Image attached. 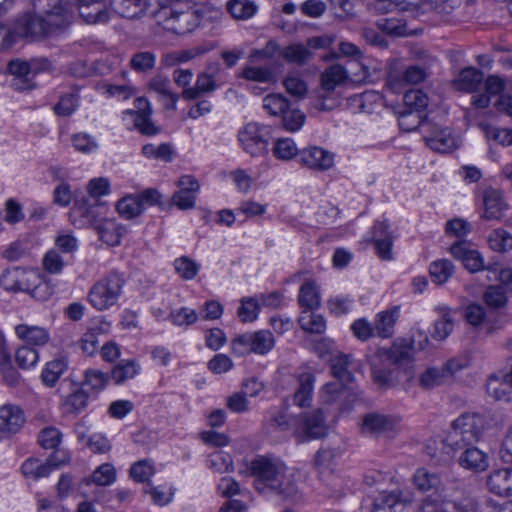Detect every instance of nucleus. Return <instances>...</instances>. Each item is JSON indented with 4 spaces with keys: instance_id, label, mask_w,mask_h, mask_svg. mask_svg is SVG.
<instances>
[{
    "instance_id": "1",
    "label": "nucleus",
    "mask_w": 512,
    "mask_h": 512,
    "mask_svg": "<svg viewBox=\"0 0 512 512\" xmlns=\"http://www.w3.org/2000/svg\"><path fill=\"white\" fill-rule=\"evenodd\" d=\"M182 0H119L113 2L114 10L124 18L141 16L154 18L165 30L177 35H185L196 29L201 22L198 10L186 6L178 11L174 5Z\"/></svg>"
},
{
    "instance_id": "2",
    "label": "nucleus",
    "mask_w": 512,
    "mask_h": 512,
    "mask_svg": "<svg viewBox=\"0 0 512 512\" xmlns=\"http://www.w3.org/2000/svg\"><path fill=\"white\" fill-rule=\"evenodd\" d=\"M247 471L254 479V489L261 495H277L287 500L299 493L295 475L280 458L257 455Z\"/></svg>"
},
{
    "instance_id": "3",
    "label": "nucleus",
    "mask_w": 512,
    "mask_h": 512,
    "mask_svg": "<svg viewBox=\"0 0 512 512\" xmlns=\"http://www.w3.org/2000/svg\"><path fill=\"white\" fill-rule=\"evenodd\" d=\"M62 0H34L33 13L19 16L12 33L19 37H42L68 25V10H61Z\"/></svg>"
},
{
    "instance_id": "4",
    "label": "nucleus",
    "mask_w": 512,
    "mask_h": 512,
    "mask_svg": "<svg viewBox=\"0 0 512 512\" xmlns=\"http://www.w3.org/2000/svg\"><path fill=\"white\" fill-rule=\"evenodd\" d=\"M267 433L287 432L293 429V434L299 443L322 438L327 433L323 413L320 409L310 413H301L289 417L285 411H272L264 424Z\"/></svg>"
},
{
    "instance_id": "5",
    "label": "nucleus",
    "mask_w": 512,
    "mask_h": 512,
    "mask_svg": "<svg viewBox=\"0 0 512 512\" xmlns=\"http://www.w3.org/2000/svg\"><path fill=\"white\" fill-rule=\"evenodd\" d=\"M484 418L476 413H464L451 423L443 442L454 451L474 445L484 430Z\"/></svg>"
},
{
    "instance_id": "6",
    "label": "nucleus",
    "mask_w": 512,
    "mask_h": 512,
    "mask_svg": "<svg viewBox=\"0 0 512 512\" xmlns=\"http://www.w3.org/2000/svg\"><path fill=\"white\" fill-rule=\"evenodd\" d=\"M410 354L411 348L404 342H395L389 349H379L370 358L374 381L380 385H386L390 380L388 367L408 361Z\"/></svg>"
},
{
    "instance_id": "7",
    "label": "nucleus",
    "mask_w": 512,
    "mask_h": 512,
    "mask_svg": "<svg viewBox=\"0 0 512 512\" xmlns=\"http://www.w3.org/2000/svg\"><path fill=\"white\" fill-rule=\"evenodd\" d=\"M124 279L118 273H109L97 281L89 290L87 300L98 311H104L117 304Z\"/></svg>"
},
{
    "instance_id": "8",
    "label": "nucleus",
    "mask_w": 512,
    "mask_h": 512,
    "mask_svg": "<svg viewBox=\"0 0 512 512\" xmlns=\"http://www.w3.org/2000/svg\"><path fill=\"white\" fill-rule=\"evenodd\" d=\"M61 10H68V25L75 12L88 24H104L110 19V10L107 0H62Z\"/></svg>"
},
{
    "instance_id": "9",
    "label": "nucleus",
    "mask_w": 512,
    "mask_h": 512,
    "mask_svg": "<svg viewBox=\"0 0 512 512\" xmlns=\"http://www.w3.org/2000/svg\"><path fill=\"white\" fill-rule=\"evenodd\" d=\"M348 80L346 69L339 64L327 67L320 76V88L314 93L311 105L316 111H330L333 105H328L326 99L334 92L336 87Z\"/></svg>"
},
{
    "instance_id": "10",
    "label": "nucleus",
    "mask_w": 512,
    "mask_h": 512,
    "mask_svg": "<svg viewBox=\"0 0 512 512\" xmlns=\"http://www.w3.org/2000/svg\"><path fill=\"white\" fill-rule=\"evenodd\" d=\"M238 141L242 149L252 157L264 155L268 151L270 129L268 126L250 122L238 131Z\"/></svg>"
},
{
    "instance_id": "11",
    "label": "nucleus",
    "mask_w": 512,
    "mask_h": 512,
    "mask_svg": "<svg viewBox=\"0 0 512 512\" xmlns=\"http://www.w3.org/2000/svg\"><path fill=\"white\" fill-rule=\"evenodd\" d=\"M422 133L427 146L436 152L449 153L457 148L456 139L448 128H440L432 123H424Z\"/></svg>"
},
{
    "instance_id": "12",
    "label": "nucleus",
    "mask_w": 512,
    "mask_h": 512,
    "mask_svg": "<svg viewBox=\"0 0 512 512\" xmlns=\"http://www.w3.org/2000/svg\"><path fill=\"white\" fill-rule=\"evenodd\" d=\"M135 109L126 110L125 113L134 116V125L140 133L153 136L160 129L151 120L152 107L146 97H138L134 100Z\"/></svg>"
},
{
    "instance_id": "13",
    "label": "nucleus",
    "mask_w": 512,
    "mask_h": 512,
    "mask_svg": "<svg viewBox=\"0 0 512 512\" xmlns=\"http://www.w3.org/2000/svg\"><path fill=\"white\" fill-rule=\"evenodd\" d=\"M398 422V417L369 412L362 417L360 429L363 434L377 436L392 431Z\"/></svg>"
},
{
    "instance_id": "14",
    "label": "nucleus",
    "mask_w": 512,
    "mask_h": 512,
    "mask_svg": "<svg viewBox=\"0 0 512 512\" xmlns=\"http://www.w3.org/2000/svg\"><path fill=\"white\" fill-rule=\"evenodd\" d=\"M443 504L450 509L449 512H482L477 498L460 485L453 493L444 496Z\"/></svg>"
},
{
    "instance_id": "15",
    "label": "nucleus",
    "mask_w": 512,
    "mask_h": 512,
    "mask_svg": "<svg viewBox=\"0 0 512 512\" xmlns=\"http://www.w3.org/2000/svg\"><path fill=\"white\" fill-rule=\"evenodd\" d=\"M32 280H36V272L19 267L6 269L0 275V286L10 292H26Z\"/></svg>"
},
{
    "instance_id": "16",
    "label": "nucleus",
    "mask_w": 512,
    "mask_h": 512,
    "mask_svg": "<svg viewBox=\"0 0 512 512\" xmlns=\"http://www.w3.org/2000/svg\"><path fill=\"white\" fill-rule=\"evenodd\" d=\"M299 162L307 168L326 171L334 165V154L318 146L299 151Z\"/></svg>"
},
{
    "instance_id": "17",
    "label": "nucleus",
    "mask_w": 512,
    "mask_h": 512,
    "mask_svg": "<svg viewBox=\"0 0 512 512\" xmlns=\"http://www.w3.org/2000/svg\"><path fill=\"white\" fill-rule=\"evenodd\" d=\"M24 423V412L19 406L4 404L0 407V433L2 436L17 433Z\"/></svg>"
},
{
    "instance_id": "18",
    "label": "nucleus",
    "mask_w": 512,
    "mask_h": 512,
    "mask_svg": "<svg viewBox=\"0 0 512 512\" xmlns=\"http://www.w3.org/2000/svg\"><path fill=\"white\" fill-rule=\"evenodd\" d=\"M450 253L455 259L460 260L471 273L484 269L482 256L477 250L472 249L466 241L455 242L450 247Z\"/></svg>"
},
{
    "instance_id": "19",
    "label": "nucleus",
    "mask_w": 512,
    "mask_h": 512,
    "mask_svg": "<svg viewBox=\"0 0 512 512\" xmlns=\"http://www.w3.org/2000/svg\"><path fill=\"white\" fill-rule=\"evenodd\" d=\"M8 71L13 75L11 86L16 91L31 90L35 87L33 78L35 71L30 67V64L26 61L12 60L8 64Z\"/></svg>"
},
{
    "instance_id": "20",
    "label": "nucleus",
    "mask_w": 512,
    "mask_h": 512,
    "mask_svg": "<svg viewBox=\"0 0 512 512\" xmlns=\"http://www.w3.org/2000/svg\"><path fill=\"white\" fill-rule=\"evenodd\" d=\"M483 205L484 212L481 217L488 221H500L508 209L502 192L493 188H488L484 191Z\"/></svg>"
},
{
    "instance_id": "21",
    "label": "nucleus",
    "mask_w": 512,
    "mask_h": 512,
    "mask_svg": "<svg viewBox=\"0 0 512 512\" xmlns=\"http://www.w3.org/2000/svg\"><path fill=\"white\" fill-rule=\"evenodd\" d=\"M406 501L399 488L382 491L375 498L371 512H410L405 506Z\"/></svg>"
},
{
    "instance_id": "22",
    "label": "nucleus",
    "mask_w": 512,
    "mask_h": 512,
    "mask_svg": "<svg viewBox=\"0 0 512 512\" xmlns=\"http://www.w3.org/2000/svg\"><path fill=\"white\" fill-rule=\"evenodd\" d=\"M487 393L499 401H512V364L502 377L492 375L486 384Z\"/></svg>"
},
{
    "instance_id": "23",
    "label": "nucleus",
    "mask_w": 512,
    "mask_h": 512,
    "mask_svg": "<svg viewBox=\"0 0 512 512\" xmlns=\"http://www.w3.org/2000/svg\"><path fill=\"white\" fill-rule=\"evenodd\" d=\"M458 458L459 465L467 470L482 472L488 467L487 455L474 445L463 447Z\"/></svg>"
},
{
    "instance_id": "24",
    "label": "nucleus",
    "mask_w": 512,
    "mask_h": 512,
    "mask_svg": "<svg viewBox=\"0 0 512 512\" xmlns=\"http://www.w3.org/2000/svg\"><path fill=\"white\" fill-rule=\"evenodd\" d=\"M490 492L499 496L512 495V468L493 471L487 479Z\"/></svg>"
},
{
    "instance_id": "25",
    "label": "nucleus",
    "mask_w": 512,
    "mask_h": 512,
    "mask_svg": "<svg viewBox=\"0 0 512 512\" xmlns=\"http://www.w3.org/2000/svg\"><path fill=\"white\" fill-rule=\"evenodd\" d=\"M483 78L484 74L480 70L474 67H466L460 71L452 85L458 91L472 93L478 89Z\"/></svg>"
},
{
    "instance_id": "26",
    "label": "nucleus",
    "mask_w": 512,
    "mask_h": 512,
    "mask_svg": "<svg viewBox=\"0 0 512 512\" xmlns=\"http://www.w3.org/2000/svg\"><path fill=\"white\" fill-rule=\"evenodd\" d=\"M398 318V306H394L391 309L378 313L373 326L376 336L381 338H390L394 334V326Z\"/></svg>"
},
{
    "instance_id": "27",
    "label": "nucleus",
    "mask_w": 512,
    "mask_h": 512,
    "mask_svg": "<svg viewBox=\"0 0 512 512\" xmlns=\"http://www.w3.org/2000/svg\"><path fill=\"white\" fill-rule=\"evenodd\" d=\"M15 333L28 345L42 347L50 340L49 332L45 328L39 326L19 324L15 327Z\"/></svg>"
},
{
    "instance_id": "28",
    "label": "nucleus",
    "mask_w": 512,
    "mask_h": 512,
    "mask_svg": "<svg viewBox=\"0 0 512 512\" xmlns=\"http://www.w3.org/2000/svg\"><path fill=\"white\" fill-rule=\"evenodd\" d=\"M416 4L406 0H372L368 3L370 11L379 14L395 13L397 15L406 11H414Z\"/></svg>"
},
{
    "instance_id": "29",
    "label": "nucleus",
    "mask_w": 512,
    "mask_h": 512,
    "mask_svg": "<svg viewBox=\"0 0 512 512\" xmlns=\"http://www.w3.org/2000/svg\"><path fill=\"white\" fill-rule=\"evenodd\" d=\"M99 239L109 246L120 244L125 229L112 219H105L96 226Z\"/></svg>"
},
{
    "instance_id": "30",
    "label": "nucleus",
    "mask_w": 512,
    "mask_h": 512,
    "mask_svg": "<svg viewBox=\"0 0 512 512\" xmlns=\"http://www.w3.org/2000/svg\"><path fill=\"white\" fill-rule=\"evenodd\" d=\"M68 369V359L59 356L46 363L41 373V380L47 387H54L63 373Z\"/></svg>"
},
{
    "instance_id": "31",
    "label": "nucleus",
    "mask_w": 512,
    "mask_h": 512,
    "mask_svg": "<svg viewBox=\"0 0 512 512\" xmlns=\"http://www.w3.org/2000/svg\"><path fill=\"white\" fill-rule=\"evenodd\" d=\"M350 365V355L338 354L330 360L331 374L340 382L351 383L353 381V374L349 369Z\"/></svg>"
},
{
    "instance_id": "32",
    "label": "nucleus",
    "mask_w": 512,
    "mask_h": 512,
    "mask_svg": "<svg viewBox=\"0 0 512 512\" xmlns=\"http://www.w3.org/2000/svg\"><path fill=\"white\" fill-rule=\"evenodd\" d=\"M315 377L311 373H303L299 377V387L294 394V403L301 407H308L312 400Z\"/></svg>"
},
{
    "instance_id": "33",
    "label": "nucleus",
    "mask_w": 512,
    "mask_h": 512,
    "mask_svg": "<svg viewBox=\"0 0 512 512\" xmlns=\"http://www.w3.org/2000/svg\"><path fill=\"white\" fill-rule=\"evenodd\" d=\"M426 77L427 73L424 68L411 65L406 67L400 75L390 72L388 74V82L390 84L402 82L406 84H418L424 81Z\"/></svg>"
},
{
    "instance_id": "34",
    "label": "nucleus",
    "mask_w": 512,
    "mask_h": 512,
    "mask_svg": "<svg viewBox=\"0 0 512 512\" xmlns=\"http://www.w3.org/2000/svg\"><path fill=\"white\" fill-rule=\"evenodd\" d=\"M140 370V365L136 360H121L111 371L110 378L115 384H123L129 379L134 378Z\"/></svg>"
},
{
    "instance_id": "35",
    "label": "nucleus",
    "mask_w": 512,
    "mask_h": 512,
    "mask_svg": "<svg viewBox=\"0 0 512 512\" xmlns=\"http://www.w3.org/2000/svg\"><path fill=\"white\" fill-rule=\"evenodd\" d=\"M377 27L384 33L392 36H408L411 30L407 27L406 20L402 17H387L377 21Z\"/></svg>"
},
{
    "instance_id": "36",
    "label": "nucleus",
    "mask_w": 512,
    "mask_h": 512,
    "mask_svg": "<svg viewBox=\"0 0 512 512\" xmlns=\"http://www.w3.org/2000/svg\"><path fill=\"white\" fill-rule=\"evenodd\" d=\"M455 267L450 260L441 259L434 261L429 266V274L432 281L437 285H442L453 276Z\"/></svg>"
},
{
    "instance_id": "37",
    "label": "nucleus",
    "mask_w": 512,
    "mask_h": 512,
    "mask_svg": "<svg viewBox=\"0 0 512 512\" xmlns=\"http://www.w3.org/2000/svg\"><path fill=\"white\" fill-rule=\"evenodd\" d=\"M226 7L233 18L241 20L251 18L258 10L257 4L252 0H229Z\"/></svg>"
},
{
    "instance_id": "38",
    "label": "nucleus",
    "mask_w": 512,
    "mask_h": 512,
    "mask_svg": "<svg viewBox=\"0 0 512 512\" xmlns=\"http://www.w3.org/2000/svg\"><path fill=\"white\" fill-rule=\"evenodd\" d=\"M413 483L422 493L436 490L441 481L436 473H431L425 468H418L413 475Z\"/></svg>"
},
{
    "instance_id": "39",
    "label": "nucleus",
    "mask_w": 512,
    "mask_h": 512,
    "mask_svg": "<svg viewBox=\"0 0 512 512\" xmlns=\"http://www.w3.org/2000/svg\"><path fill=\"white\" fill-rule=\"evenodd\" d=\"M156 64V56L151 51H138L134 53L130 60L129 66L137 73L147 74L151 72Z\"/></svg>"
},
{
    "instance_id": "40",
    "label": "nucleus",
    "mask_w": 512,
    "mask_h": 512,
    "mask_svg": "<svg viewBox=\"0 0 512 512\" xmlns=\"http://www.w3.org/2000/svg\"><path fill=\"white\" fill-rule=\"evenodd\" d=\"M281 55L287 62L297 65L306 64L313 56L303 44H291L282 50Z\"/></svg>"
},
{
    "instance_id": "41",
    "label": "nucleus",
    "mask_w": 512,
    "mask_h": 512,
    "mask_svg": "<svg viewBox=\"0 0 512 512\" xmlns=\"http://www.w3.org/2000/svg\"><path fill=\"white\" fill-rule=\"evenodd\" d=\"M298 322L301 329L309 333L321 334L326 329L324 318L319 314L311 312V310H304Z\"/></svg>"
},
{
    "instance_id": "42",
    "label": "nucleus",
    "mask_w": 512,
    "mask_h": 512,
    "mask_svg": "<svg viewBox=\"0 0 512 512\" xmlns=\"http://www.w3.org/2000/svg\"><path fill=\"white\" fill-rule=\"evenodd\" d=\"M403 101L406 111H414L420 114L428 105V96L420 89H410L404 93Z\"/></svg>"
},
{
    "instance_id": "43",
    "label": "nucleus",
    "mask_w": 512,
    "mask_h": 512,
    "mask_svg": "<svg viewBox=\"0 0 512 512\" xmlns=\"http://www.w3.org/2000/svg\"><path fill=\"white\" fill-rule=\"evenodd\" d=\"M298 301L307 310L316 309L320 305V296L314 283L305 282L299 290Z\"/></svg>"
},
{
    "instance_id": "44",
    "label": "nucleus",
    "mask_w": 512,
    "mask_h": 512,
    "mask_svg": "<svg viewBox=\"0 0 512 512\" xmlns=\"http://www.w3.org/2000/svg\"><path fill=\"white\" fill-rule=\"evenodd\" d=\"M280 118L283 128L289 132L300 130L306 120L305 114L298 108H292L291 105L288 106Z\"/></svg>"
},
{
    "instance_id": "45",
    "label": "nucleus",
    "mask_w": 512,
    "mask_h": 512,
    "mask_svg": "<svg viewBox=\"0 0 512 512\" xmlns=\"http://www.w3.org/2000/svg\"><path fill=\"white\" fill-rule=\"evenodd\" d=\"M116 208L120 216L125 219L135 218L143 212L140 200L134 195H128L120 199Z\"/></svg>"
},
{
    "instance_id": "46",
    "label": "nucleus",
    "mask_w": 512,
    "mask_h": 512,
    "mask_svg": "<svg viewBox=\"0 0 512 512\" xmlns=\"http://www.w3.org/2000/svg\"><path fill=\"white\" fill-rule=\"evenodd\" d=\"M457 0H422L419 3H415L416 7L414 10H434L440 15H449L454 10Z\"/></svg>"
},
{
    "instance_id": "47",
    "label": "nucleus",
    "mask_w": 512,
    "mask_h": 512,
    "mask_svg": "<svg viewBox=\"0 0 512 512\" xmlns=\"http://www.w3.org/2000/svg\"><path fill=\"white\" fill-rule=\"evenodd\" d=\"M289 105L288 99L282 94H269L263 98V108L271 116L281 117Z\"/></svg>"
},
{
    "instance_id": "48",
    "label": "nucleus",
    "mask_w": 512,
    "mask_h": 512,
    "mask_svg": "<svg viewBox=\"0 0 512 512\" xmlns=\"http://www.w3.org/2000/svg\"><path fill=\"white\" fill-rule=\"evenodd\" d=\"M491 249L497 252H506L512 249V235L504 229H495L488 237Z\"/></svg>"
},
{
    "instance_id": "49",
    "label": "nucleus",
    "mask_w": 512,
    "mask_h": 512,
    "mask_svg": "<svg viewBox=\"0 0 512 512\" xmlns=\"http://www.w3.org/2000/svg\"><path fill=\"white\" fill-rule=\"evenodd\" d=\"M253 335V353L259 355L267 354L273 347L275 339L273 334L268 330H259L252 333Z\"/></svg>"
},
{
    "instance_id": "50",
    "label": "nucleus",
    "mask_w": 512,
    "mask_h": 512,
    "mask_svg": "<svg viewBox=\"0 0 512 512\" xmlns=\"http://www.w3.org/2000/svg\"><path fill=\"white\" fill-rule=\"evenodd\" d=\"M21 471L24 476L35 480L47 477L50 474L49 466L45 465V462H41L39 459L35 458L25 460L21 466Z\"/></svg>"
},
{
    "instance_id": "51",
    "label": "nucleus",
    "mask_w": 512,
    "mask_h": 512,
    "mask_svg": "<svg viewBox=\"0 0 512 512\" xmlns=\"http://www.w3.org/2000/svg\"><path fill=\"white\" fill-rule=\"evenodd\" d=\"M273 154L281 160H290L295 156L299 157V150L294 141L290 138L278 139L273 146Z\"/></svg>"
},
{
    "instance_id": "52",
    "label": "nucleus",
    "mask_w": 512,
    "mask_h": 512,
    "mask_svg": "<svg viewBox=\"0 0 512 512\" xmlns=\"http://www.w3.org/2000/svg\"><path fill=\"white\" fill-rule=\"evenodd\" d=\"M95 88L108 96H118L122 99H128L135 93V89L130 85H116L107 81L98 82Z\"/></svg>"
},
{
    "instance_id": "53",
    "label": "nucleus",
    "mask_w": 512,
    "mask_h": 512,
    "mask_svg": "<svg viewBox=\"0 0 512 512\" xmlns=\"http://www.w3.org/2000/svg\"><path fill=\"white\" fill-rule=\"evenodd\" d=\"M38 351L28 345L19 347L15 352V361L21 369H28L37 364Z\"/></svg>"
},
{
    "instance_id": "54",
    "label": "nucleus",
    "mask_w": 512,
    "mask_h": 512,
    "mask_svg": "<svg viewBox=\"0 0 512 512\" xmlns=\"http://www.w3.org/2000/svg\"><path fill=\"white\" fill-rule=\"evenodd\" d=\"M240 76L248 81L268 83L273 79V72L269 67L246 66Z\"/></svg>"
},
{
    "instance_id": "55",
    "label": "nucleus",
    "mask_w": 512,
    "mask_h": 512,
    "mask_svg": "<svg viewBox=\"0 0 512 512\" xmlns=\"http://www.w3.org/2000/svg\"><path fill=\"white\" fill-rule=\"evenodd\" d=\"M142 154L147 158H155L169 162L173 157V147L169 143H162L159 146L146 144L142 147Z\"/></svg>"
},
{
    "instance_id": "56",
    "label": "nucleus",
    "mask_w": 512,
    "mask_h": 512,
    "mask_svg": "<svg viewBox=\"0 0 512 512\" xmlns=\"http://www.w3.org/2000/svg\"><path fill=\"white\" fill-rule=\"evenodd\" d=\"M79 96L77 91L64 94L54 106V112L59 116H70L78 107Z\"/></svg>"
},
{
    "instance_id": "57",
    "label": "nucleus",
    "mask_w": 512,
    "mask_h": 512,
    "mask_svg": "<svg viewBox=\"0 0 512 512\" xmlns=\"http://www.w3.org/2000/svg\"><path fill=\"white\" fill-rule=\"evenodd\" d=\"M425 122L422 120V114L414 111L402 110L399 112L398 124L401 130L410 132L416 130L418 127L422 130V125Z\"/></svg>"
},
{
    "instance_id": "58",
    "label": "nucleus",
    "mask_w": 512,
    "mask_h": 512,
    "mask_svg": "<svg viewBox=\"0 0 512 512\" xmlns=\"http://www.w3.org/2000/svg\"><path fill=\"white\" fill-rule=\"evenodd\" d=\"M116 480V470L110 463L100 465L91 475V481L99 486L111 485Z\"/></svg>"
},
{
    "instance_id": "59",
    "label": "nucleus",
    "mask_w": 512,
    "mask_h": 512,
    "mask_svg": "<svg viewBox=\"0 0 512 512\" xmlns=\"http://www.w3.org/2000/svg\"><path fill=\"white\" fill-rule=\"evenodd\" d=\"M176 272L184 280H191L197 275L200 266L187 256H182L174 261Z\"/></svg>"
},
{
    "instance_id": "60",
    "label": "nucleus",
    "mask_w": 512,
    "mask_h": 512,
    "mask_svg": "<svg viewBox=\"0 0 512 512\" xmlns=\"http://www.w3.org/2000/svg\"><path fill=\"white\" fill-rule=\"evenodd\" d=\"M283 85L288 94L303 99L308 92L306 82L297 75H287L283 80Z\"/></svg>"
},
{
    "instance_id": "61",
    "label": "nucleus",
    "mask_w": 512,
    "mask_h": 512,
    "mask_svg": "<svg viewBox=\"0 0 512 512\" xmlns=\"http://www.w3.org/2000/svg\"><path fill=\"white\" fill-rule=\"evenodd\" d=\"M87 402V393L79 389L66 397L63 406L66 413L77 414L86 407Z\"/></svg>"
},
{
    "instance_id": "62",
    "label": "nucleus",
    "mask_w": 512,
    "mask_h": 512,
    "mask_svg": "<svg viewBox=\"0 0 512 512\" xmlns=\"http://www.w3.org/2000/svg\"><path fill=\"white\" fill-rule=\"evenodd\" d=\"M445 372L439 368H429L419 377L420 386L424 389H431L446 382Z\"/></svg>"
},
{
    "instance_id": "63",
    "label": "nucleus",
    "mask_w": 512,
    "mask_h": 512,
    "mask_svg": "<svg viewBox=\"0 0 512 512\" xmlns=\"http://www.w3.org/2000/svg\"><path fill=\"white\" fill-rule=\"evenodd\" d=\"M62 434L55 427H45L38 435V443L44 449H55L61 443Z\"/></svg>"
},
{
    "instance_id": "64",
    "label": "nucleus",
    "mask_w": 512,
    "mask_h": 512,
    "mask_svg": "<svg viewBox=\"0 0 512 512\" xmlns=\"http://www.w3.org/2000/svg\"><path fill=\"white\" fill-rule=\"evenodd\" d=\"M168 318L176 326H190L198 320V314L193 309L182 307L178 310H172Z\"/></svg>"
}]
</instances>
